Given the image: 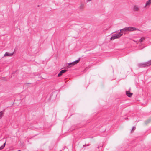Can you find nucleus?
Here are the masks:
<instances>
[{
    "instance_id": "f8f14e48",
    "label": "nucleus",
    "mask_w": 151,
    "mask_h": 151,
    "mask_svg": "<svg viewBox=\"0 0 151 151\" xmlns=\"http://www.w3.org/2000/svg\"><path fill=\"white\" fill-rule=\"evenodd\" d=\"M6 145V142L4 143L3 145L1 146V147H0V150L3 149L5 147V145Z\"/></svg>"
},
{
    "instance_id": "4468645a",
    "label": "nucleus",
    "mask_w": 151,
    "mask_h": 151,
    "mask_svg": "<svg viewBox=\"0 0 151 151\" xmlns=\"http://www.w3.org/2000/svg\"><path fill=\"white\" fill-rule=\"evenodd\" d=\"M136 128L134 127H133L132 129V130H134Z\"/></svg>"
},
{
    "instance_id": "9b49d317",
    "label": "nucleus",
    "mask_w": 151,
    "mask_h": 151,
    "mask_svg": "<svg viewBox=\"0 0 151 151\" xmlns=\"http://www.w3.org/2000/svg\"><path fill=\"white\" fill-rule=\"evenodd\" d=\"M4 114V112L3 111L0 112V119H1L3 116Z\"/></svg>"
},
{
    "instance_id": "20e7f679",
    "label": "nucleus",
    "mask_w": 151,
    "mask_h": 151,
    "mask_svg": "<svg viewBox=\"0 0 151 151\" xmlns=\"http://www.w3.org/2000/svg\"><path fill=\"white\" fill-rule=\"evenodd\" d=\"M80 58H79L78 60H76L74 61L72 63H69L68 64V65L67 66V67L69 68L70 67V65H76L77 64V63H78L79 61H80Z\"/></svg>"
},
{
    "instance_id": "6e6552de",
    "label": "nucleus",
    "mask_w": 151,
    "mask_h": 151,
    "mask_svg": "<svg viewBox=\"0 0 151 151\" xmlns=\"http://www.w3.org/2000/svg\"><path fill=\"white\" fill-rule=\"evenodd\" d=\"M13 53H10L8 52H6L4 55V56H9L12 57V56Z\"/></svg>"
},
{
    "instance_id": "9d476101",
    "label": "nucleus",
    "mask_w": 151,
    "mask_h": 151,
    "mask_svg": "<svg viewBox=\"0 0 151 151\" xmlns=\"http://www.w3.org/2000/svg\"><path fill=\"white\" fill-rule=\"evenodd\" d=\"M145 39V38L144 37H142L141 39H140L139 41H136L135 40H134V41L135 42H142L143 40Z\"/></svg>"
},
{
    "instance_id": "2eb2a0df",
    "label": "nucleus",
    "mask_w": 151,
    "mask_h": 151,
    "mask_svg": "<svg viewBox=\"0 0 151 151\" xmlns=\"http://www.w3.org/2000/svg\"><path fill=\"white\" fill-rule=\"evenodd\" d=\"M126 31H123V33L124 34H126Z\"/></svg>"
},
{
    "instance_id": "39448f33",
    "label": "nucleus",
    "mask_w": 151,
    "mask_h": 151,
    "mask_svg": "<svg viewBox=\"0 0 151 151\" xmlns=\"http://www.w3.org/2000/svg\"><path fill=\"white\" fill-rule=\"evenodd\" d=\"M67 70L64 69L60 71L58 75V76L60 77L62 75L63 73H65L67 71Z\"/></svg>"
},
{
    "instance_id": "423d86ee",
    "label": "nucleus",
    "mask_w": 151,
    "mask_h": 151,
    "mask_svg": "<svg viewBox=\"0 0 151 151\" xmlns=\"http://www.w3.org/2000/svg\"><path fill=\"white\" fill-rule=\"evenodd\" d=\"M151 4V0H149L147 1L145 4V7L146 6H150Z\"/></svg>"
},
{
    "instance_id": "f03ea898",
    "label": "nucleus",
    "mask_w": 151,
    "mask_h": 151,
    "mask_svg": "<svg viewBox=\"0 0 151 151\" xmlns=\"http://www.w3.org/2000/svg\"><path fill=\"white\" fill-rule=\"evenodd\" d=\"M123 35V33L121 32H119L118 34H115L113 35L112 37L111 38V40H114L115 39H118Z\"/></svg>"
},
{
    "instance_id": "0eeeda50",
    "label": "nucleus",
    "mask_w": 151,
    "mask_h": 151,
    "mask_svg": "<svg viewBox=\"0 0 151 151\" xmlns=\"http://www.w3.org/2000/svg\"><path fill=\"white\" fill-rule=\"evenodd\" d=\"M126 95L129 97H131L132 95V93L130 92L129 91H127L126 92Z\"/></svg>"
},
{
    "instance_id": "7ed1b4c3",
    "label": "nucleus",
    "mask_w": 151,
    "mask_h": 151,
    "mask_svg": "<svg viewBox=\"0 0 151 151\" xmlns=\"http://www.w3.org/2000/svg\"><path fill=\"white\" fill-rule=\"evenodd\" d=\"M124 29H125V31H133L135 30H137L140 31V30L138 29H137L135 27H126L124 28Z\"/></svg>"
},
{
    "instance_id": "dca6fc26",
    "label": "nucleus",
    "mask_w": 151,
    "mask_h": 151,
    "mask_svg": "<svg viewBox=\"0 0 151 151\" xmlns=\"http://www.w3.org/2000/svg\"><path fill=\"white\" fill-rule=\"evenodd\" d=\"M92 0H86L87 2L91 1Z\"/></svg>"
},
{
    "instance_id": "ddd939ff",
    "label": "nucleus",
    "mask_w": 151,
    "mask_h": 151,
    "mask_svg": "<svg viewBox=\"0 0 151 151\" xmlns=\"http://www.w3.org/2000/svg\"><path fill=\"white\" fill-rule=\"evenodd\" d=\"M125 31V29H124V28L123 29H121L120 30V32H121V33H122L123 32V31Z\"/></svg>"
},
{
    "instance_id": "f257e3e1",
    "label": "nucleus",
    "mask_w": 151,
    "mask_h": 151,
    "mask_svg": "<svg viewBox=\"0 0 151 151\" xmlns=\"http://www.w3.org/2000/svg\"><path fill=\"white\" fill-rule=\"evenodd\" d=\"M151 65V60L147 62L140 63L138 64V66L140 68L150 66Z\"/></svg>"
},
{
    "instance_id": "a211bd4d",
    "label": "nucleus",
    "mask_w": 151,
    "mask_h": 151,
    "mask_svg": "<svg viewBox=\"0 0 151 151\" xmlns=\"http://www.w3.org/2000/svg\"><path fill=\"white\" fill-rule=\"evenodd\" d=\"M17 151H21L20 150H18Z\"/></svg>"
},
{
    "instance_id": "f3484780",
    "label": "nucleus",
    "mask_w": 151,
    "mask_h": 151,
    "mask_svg": "<svg viewBox=\"0 0 151 151\" xmlns=\"http://www.w3.org/2000/svg\"><path fill=\"white\" fill-rule=\"evenodd\" d=\"M80 7L81 8H82L83 7V6L82 5H81Z\"/></svg>"
},
{
    "instance_id": "1a4fd4ad",
    "label": "nucleus",
    "mask_w": 151,
    "mask_h": 151,
    "mask_svg": "<svg viewBox=\"0 0 151 151\" xmlns=\"http://www.w3.org/2000/svg\"><path fill=\"white\" fill-rule=\"evenodd\" d=\"M139 9V7L137 5H134L133 7V10L134 11H138Z\"/></svg>"
}]
</instances>
